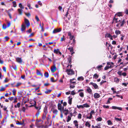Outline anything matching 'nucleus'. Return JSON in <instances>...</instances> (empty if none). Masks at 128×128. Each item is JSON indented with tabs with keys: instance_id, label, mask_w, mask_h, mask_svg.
Returning a JSON list of instances; mask_svg holds the SVG:
<instances>
[{
	"instance_id": "a878e982",
	"label": "nucleus",
	"mask_w": 128,
	"mask_h": 128,
	"mask_svg": "<svg viewBox=\"0 0 128 128\" xmlns=\"http://www.w3.org/2000/svg\"><path fill=\"white\" fill-rule=\"evenodd\" d=\"M115 33L116 35L120 34V32L119 30H116L115 31Z\"/></svg>"
},
{
	"instance_id": "2f4dec72",
	"label": "nucleus",
	"mask_w": 128,
	"mask_h": 128,
	"mask_svg": "<svg viewBox=\"0 0 128 128\" xmlns=\"http://www.w3.org/2000/svg\"><path fill=\"white\" fill-rule=\"evenodd\" d=\"M51 118V117L50 116V115H48V117L47 118V121L48 122L50 120Z\"/></svg>"
},
{
	"instance_id": "69168bd1",
	"label": "nucleus",
	"mask_w": 128,
	"mask_h": 128,
	"mask_svg": "<svg viewBox=\"0 0 128 128\" xmlns=\"http://www.w3.org/2000/svg\"><path fill=\"white\" fill-rule=\"evenodd\" d=\"M74 36H70L69 38L70 40H72L74 38Z\"/></svg>"
},
{
	"instance_id": "79ce46f5",
	"label": "nucleus",
	"mask_w": 128,
	"mask_h": 128,
	"mask_svg": "<svg viewBox=\"0 0 128 128\" xmlns=\"http://www.w3.org/2000/svg\"><path fill=\"white\" fill-rule=\"evenodd\" d=\"M108 49L109 50L110 49L111 50L112 48V47L111 46V44H108Z\"/></svg>"
},
{
	"instance_id": "a211bd4d",
	"label": "nucleus",
	"mask_w": 128,
	"mask_h": 128,
	"mask_svg": "<svg viewBox=\"0 0 128 128\" xmlns=\"http://www.w3.org/2000/svg\"><path fill=\"white\" fill-rule=\"evenodd\" d=\"M54 52L56 54H57L58 53H59L60 54H61V53L60 52L59 49H54Z\"/></svg>"
},
{
	"instance_id": "338daca9",
	"label": "nucleus",
	"mask_w": 128,
	"mask_h": 128,
	"mask_svg": "<svg viewBox=\"0 0 128 128\" xmlns=\"http://www.w3.org/2000/svg\"><path fill=\"white\" fill-rule=\"evenodd\" d=\"M31 29H30L28 30H27L26 31V32L28 33H30L31 32Z\"/></svg>"
},
{
	"instance_id": "f3484780",
	"label": "nucleus",
	"mask_w": 128,
	"mask_h": 128,
	"mask_svg": "<svg viewBox=\"0 0 128 128\" xmlns=\"http://www.w3.org/2000/svg\"><path fill=\"white\" fill-rule=\"evenodd\" d=\"M112 109H118L120 110H122V108L115 106H112Z\"/></svg>"
},
{
	"instance_id": "c03bdc74",
	"label": "nucleus",
	"mask_w": 128,
	"mask_h": 128,
	"mask_svg": "<svg viewBox=\"0 0 128 128\" xmlns=\"http://www.w3.org/2000/svg\"><path fill=\"white\" fill-rule=\"evenodd\" d=\"M82 114H80V113L78 114V118L79 119H80L82 118Z\"/></svg>"
},
{
	"instance_id": "c85d7f7f",
	"label": "nucleus",
	"mask_w": 128,
	"mask_h": 128,
	"mask_svg": "<svg viewBox=\"0 0 128 128\" xmlns=\"http://www.w3.org/2000/svg\"><path fill=\"white\" fill-rule=\"evenodd\" d=\"M44 76L46 78H48L49 76L48 73L47 72H46L44 74Z\"/></svg>"
},
{
	"instance_id": "8fccbe9b",
	"label": "nucleus",
	"mask_w": 128,
	"mask_h": 128,
	"mask_svg": "<svg viewBox=\"0 0 128 128\" xmlns=\"http://www.w3.org/2000/svg\"><path fill=\"white\" fill-rule=\"evenodd\" d=\"M27 5L29 7V9H31L32 8H30V3H27Z\"/></svg>"
},
{
	"instance_id": "0eeeda50",
	"label": "nucleus",
	"mask_w": 128,
	"mask_h": 128,
	"mask_svg": "<svg viewBox=\"0 0 128 128\" xmlns=\"http://www.w3.org/2000/svg\"><path fill=\"white\" fill-rule=\"evenodd\" d=\"M62 29L61 28L54 29L52 33L54 34L59 32L61 31Z\"/></svg>"
},
{
	"instance_id": "774afa93",
	"label": "nucleus",
	"mask_w": 128,
	"mask_h": 128,
	"mask_svg": "<svg viewBox=\"0 0 128 128\" xmlns=\"http://www.w3.org/2000/svg\"><path fill=\"white\" fill-rule=\"evenodd\" d=\"M124 12L126 14L128 15V10L126 9Z\"/></svg>"
},
{
	"instance_id": "6ab92c4d",
	"label": "nucleus",
	"mask_w": 128,
	"mask_h": 128,
	"mask_svg": "<svg viewBox=\"0 0 128 128\" xmlns=\"http://www.w3.org/2000/svg\"><path fill=\"white\" fill-rule=\"evenodd\" d=\"M36 74L38 75L41 76L42 77L43 76L42 74L38 70H36Z\"/></svg>"
},
{
	"instance_id": "6e6d98bb",
	"label": "nucleus",
	"mask_w": 128,
	"mask_h": 128,
	"mask_svg": "<svg viewBox=\"0 0 128 128\" xmlns=\"http://www.w3.org/2000/svg\"><path fill=\"white\" fill-rule=\"evenodd\" d=\"M62 110H63L62 111V112H63L69 111L68 110L66 109V108H65L64 109V108H63V109L62 108Z\"/></svg>"
},
{
	"instance_id": "9d476101",
	"label": "nucleus",
	"mask_w": 128,
	"mask_h": 128,
	"mask_svg": "<svg viewBox=\"0 0 128 128\" xmlns=\"http://www.w3.org/2000/svg\"><path fill=\"white\" fill-rule=\"evenodd\" d=\"M58 110H60V111H62L63 108L62 107V105L61 104L58 103Z\"/></svg>"
},
{
	"instance_id": "ea45409f",
	"label": "nucleus",
	"mask_w": 128,
	"mask_h": 128,
	"mask_svg": "<svg viewBox=\"0 0 128 128\" xmlns=\"http://www.w3.org/2000/svg\"><path fill=\"white\" fill-rule=\"evenodd\" d=\"M92 115H91V114H90V116H87L86 117V118L87 119H90L92 118Z\"/></svg>"
},
{
	"instance_id": "20e7f679",
	"label": "nucleus",
	"mask_w": 128,
	"mask_h": 128,
	"mask_svg": "<svg viewBox=\"0 0 128 128\" xmlns=\"http://www.w3.org/2000/svg\"><path fill=\"white\" fill-rule=\"evenodd\" d=\"M112 62H108L107 63V66L104 68V70H106L111 67Z\"/></svg>"
},
{
	"instance_id": "680f3d73",
	"label": "nucleus",
	"mask_w": 128,
	"mask_h": 128,
	"mask_svg": "<svg viewBox=\"0 0 128 128\" xmlns=\"http://www.w3.org/2000/svg\"><path fill=\"white\" fill-rule=\"evenodd\" d=\"M71 94L72 95H75L76 94V93L75 92H74V90H73L71 92Z\"/></svg>"
},
{
	"instance_id": "4d7b16f0",
	"label": "nucleus",
	"mask_w": 128,
	"mask_h": 128,
	"mask_svg": "<svg viewBox=\"0 0 128 128\" xmlns=\"http://www.w3.org/2000/svg\"><path fill=\"white\" fill-rule=\"evenodd\" d=\"M102 67V65H100L96 67L97 68L99 69H100Z\"/></svg>"
},
{
	"instance_id": "cd10ccee",
	"label": "nucleus",
	"mask_w": 128,
	"mask_h": 128,
	"mask_svg": "<svg viewBox=\"0 0 128 128\" xmlns=\"http://www.w3.org/2000/svg\"><path fill=\"white\" fill-rule=\"evenodd\" d=\"M70 116H68L67 120H66L67 122H68L71 119V117L70 115Z\"/></svg>"
},
{
	"instance_id": "f704fd0d",
	"label": "nucleus",
	"mask_w": 128,
	"mask_h": 128,
	"mask_svg": "<svg viewBox=\"0 0 128 128\" xmlns=\"http://www.w3.org/2000/svg\"><path fill=\"white\" fill-rule=\"evenodd\" d=\"M98 77V75L97 74H94L93 76V78H94L96 79Z\"/></svg>"
},
{
	"instance_id": "9b49d317",
	"label": "nucleus",
	"mask_w": 128,
	"mask_h": 128,
	"mask_svg": "<svg viewBox=\"0 0 128 128\" xmlns=\"http://www.w3.org/2000/svg\"><path fill=\"white\" fill-rule=\"evenodd\" d=\"M51 70L52 72H54L56 70V68L55 66H53L51 68Z\"/></svg>"
},
{
	"instance_id": "5fc2aeb1",
	"label": "nucleus",
	"mask_w": 128,
	"mask_h": 128,
	"mask_svg": "<svg viewBox=\"0 0 128 128\" xmlns=\"http://www.w3.org/2000/svg\"><path fill=\"white\" fill-rule=\"evenodd\" d=\"M35 108H36V110H40V108H41L40 107V106L37 107L36 106H35Z\"/></svg>"
},
{
	"instance_id": "c756f323",
	"label": "nucleus",
	"mask_w": 128,
	"mask_h": 128,
	"mask_svg": "<svg viewBox=\"0 0 128 128\" xmlns=\"http://www.w3.org/2000/svg\"><path fill=\"white\" fill-rule=\"evenodd\" d=\"M46 114H43L42 117V119L43 120H44L46 118Z\"/></svg>"
},
{
	"instance_id": "6e6552de",
	"label": "nucleus",
	"mask_w": 128,
	"mask_h": 128,
	"mask_svg": "<svg viewBox=\"0 0 128 128\" xmlns=\"http://www.w3.org/2000/svg\"><path fill=\"white\" fill-rule=\"evenodd\" d=\"M120 22H119L120 23H121L120 26H122L124 24L126 23V20L125 19H121L120 20Z\"/></svg>"
},
{
	"instance_id": "864d4df0",
	"label": "nucleus",
	"mask_w": 128,
	"mask_h": 128,
	"mask_svg": "<svg viewBox=\"0 0 128 128\" xmlns=\"http://www.w3.org/2000/svg\"><path fill=\"white\" fill-rule=\"evenodd\" d=\"M35 18L37 22H38L40 20L39 19L37 16H36L35 17Z\"/></svg>"
},
{
	"instance_id": "b1692460",
	"label": "nucleus",
	"mask_w": 128,
	"mask_h": 128,
	"mask_svg": "<svg viewBox=\"0 0 128 128\" xmlns=\"http://www.w3.org/2000/svg\"><path fill=\"white\" fill-rule=\"evenodd\" d=\"M68 103L70 104H72V98H70V97H68Z\"/></svg>"
},
{
	"instance_id": "2eb2a0df",
	"label": "nucleus",
	"mask_w": 128,
	"mask_h": 128,
	"mask_svg": "<svg viewBox=\"0 0 128 128\" xmlns=\"http://www.w3.org/2000/svg\"><path fill=\"white\" fill-rule=\"evenodd\" d=\"M16 61L18 63H21L22 62V60L21 58H16Z\"/></svg>"
},
{
	"instance_id": "5701e85b",
	"label": "nucleus",
	"mask_w": 128,
	"mask_h": 128,
	"mask_svg": "<svg viewBox=\"0 0 128 128\" xmlns=\"http://www.w3.org/2000/svg\"><path fill=\"white\" fill-rule=\"evenodd\" d=\"M85 125L86 126L88 127H90V124L88 122H86L85 124Z\"/></svg>"
},
{
	"instance_id": "0e129e2a",
	"label": "nucleus",
	"mask_w": 128,
	"mask_h": 128,
	"mask_svg": "<svg viewBox=\"0 0 128 128\" xmlns=\"http://www.w3.org/2000/svg\"><path fill=\"white\" fill-rule=\"evenodd\" d=\"M21 84V83L20 82H18L17 83L16 85V86L17 87Z\"/></svg>"
},
{
	"instance_id": "a19ab883",
	"label": "nucleus",
	"mask_w": 128,
	"mask_h": 128,
	"mask_svg": "<svg viewBox=\"0 0 128 128\" xmlns=\"http://www.w3.org/2000/svg\"><path fill=\"white\" fill-rule=\"evenodd\" d=\"M44 114H47V108L45 107L44 108Z\"/></svg>"
},
{
	"instance_id": "37998d69",
	"label": "nucleus",
	"mask_w": 128,
	"mask_h": 128,
	"mask_svg": "<svg viewBox=\"0 0 128 128\" xmlns=\"http://www.w3.org/2000/svg\"><path fill=\"white\" fill-rule=\"evenodd\" d=\"M4 61L2 59V58L1 57H0V63L1 64H2L4 63Z\"/></svg>"
},
{
	"instance_id": "f8f14e48",
	"label": "nucleus",
	"mask_w": 128,
	"mask_h": 128,
	"mask_svg": "<svg viewBox=\"0 0 128 128\" xmlns=\"http://www.w3.org/2000/svg\"><path fill=\"white\" fill-rule=\"evenodd\" d=\"M105 37L109 38L110 39L112 40V36L109 34L106 33L105 35Z\"/></svg>"
},
{
	"instance_id": "de8ad7c7",
	"label": "nucleus",
	"mask_w": 128,
	"mask_h": 128,
	"mask_svg": "<svg viewBox=\"0 0 128 128\" xmlns=\"http://www.w3.org/2000/svg\"><path fill=\"white\" fill-rule=\"evenodd\" d=\"M51 90H47L45 92V93L46 94H48V93H49L51 92Z\"/></svg>"
},
{
	"instance_id": "13d9d810",
	"label": "nucleus",
	"mask_w": 128,
	"mask_h": 128,
	"mask_svg": "<svg viewBox=\"0 0 128 128\" xmlns=\"http://www.w3.org/2000/svg\"><path fill=\"white\" fill-rule=\"evenodd\" d=\"M118 74L120 76H121L122 75V72L121 71H118L117 72Z\"/></svg>"
},
{
	"instance_id": "dca6fc26",
	"label": "nucleus",
	"mask_w": 128,
	"mask_h": 128,
	"mask_svg": "<svg viewBox=\"0 0 128 128\" xmlns=\"http://www.w3.org/2000/svg\"><path fill=\"white\" fill-rule=\"evenodd\" d=\"M73 123L75 125V126L76 128H78V122L76 120H74L73 122Z\"/></svg>"
},
{
	"instance_id": "052dcab7",
	"label": "nucleus",
	"mask_w": 128,
	"mask_h": 128,
	"mask_svg": "<svg viewBox=\"0 0 128 128\" xmlns=\"http://www.w3.org/2000/svg\"><path fill=\"white\" fill-rule=\"evenodd\" d=\"M112 100V98H108V100L107 102V104H108L110 103V101L111 100Z\"/></svg>"
},
{
	"instance_id": "393cba45",
	"label": "nucleus",
	"mask_w": 128,
	"mask_h": 128,
	"mask_svg": "<svg viewBox=\"0 0 128 128\" xmlns=\"http://www.w3.org/2000/svg\"><path fill=\"white\" fill-rule=\"evenodd\" d=\"M68 50H70V51L71 52H73V53H72V54L73 53H74V52H73V48L72 47L68 48Z\"/></svg>"
},
{
	"instance_id": "7c9ffc66",
	"label": "nucleus",
	"mask_w": 128,
	"mask_h": 128,
	"mask_svg": "<svg viewBox=\"0 0 128 128\" xmlns=\"http://www.w3.org/2000/svg\"><path fill=\"white\" fill-rule=\"evenodd\" d=\"M79 95L82 97H83L84 96V94L83 92H81L79 94Z\"/></svg>"
},
{
	"instance_id": "603ef678",
	"label": "nucleus",
	"mask_w": 128,
	"mask_h": 128,
	"mask_svg": "<svg viewBox=\"0 0 128 128\" xmlns=\"http://www.w3.org/2000/svg\"><path fill=\"white\" fill-rule=\"evenodd\" d=\"M107 122H108V124L109 125H111L112 124V123L111 122V121L110 120H108L107 121Z\"/></svg>"
},
{
	"instance_id": "bf43d9fd",
	"label": "nucleus",
	"mask_w": 128,
	"mask_h": 128,
	"mask_svg": "<svg viewBox=\"0 0 128 128\" xmlns=\"http://www.w3.org/2000/svg\"><path fill=\"white\" fill-rule=\"evenodd\" d=\"M64 113V115L66 116H67L68 113H69V111L63 112Z\"/></svg>"
},
{
	"instance_id": "423d86ee",
	"label": "nucleus",
	"mask_w": 128,
	"mask_h": 128,
	"mask_svg": "<svg viewBox=\"0 0 128 128\" xmlns=\"http://www.w3.org/2000/svg\"><path fill=\"white\" fill-rule=\"evenodd\" d=\"M24 24L26 25V26L28 27L30 26V23L29 20L25 18L24 20Z\"/></svg>"
},
{
	"instance_id": "bb28decb",
	"label": "nucleus",
	"mask_w": 128,
	"mask_h": 128,
	"mask_svg": "<svg viewBox=\"0 0 128 128\" xmlns=\"http://www.w3.org/2000/svg\"><path fill=\"white\" fill-rule=\"evenodd\" d=\"M114 80L116 83H118L119 82V79L117 78H115L114 79Z\"/></svg>"
},
{
	"instance_id": "e2e57ef3",
	"label": "nucleus",
	"mask_w": 128,
	"mask_h": 128,
	"mask_svg": "<svg viewBox=\"0 0 128 128\" xmlns=\"http://www.w3.org/2000/svg\"><path fill=\"white\" fill-rule=\"evenodd\" d=\"M4 38L6 39V41H7L9 38V37L8 36L5 37Z\"/></svg>"
},
{
	"instance_id": "f03ea898",
	"label": "nucleus",
	"mask_w": 128,
	"mask_h": 128,
	"mask_svg": "<svg viewBox=\"0 0 128 128\" xmlns=\"http://www.w3.org/2000/svg\"><path fill=\"white\" fill-rule=\"evenodd\" d=\"M76 113V112L74 108H69V113L70 114L71 116H75Z\"/></svg>"
},
{
	"instance_id": "72a5a7b5",
	"label": "nucleus",
	"mask_w": 128,
	"mask_h": 128,
	"mask_svg": "<svg viewBox=\"0 0 128 128\" xmlns=\"http://www.w3.org/2000/svg\"><path fill=\"white\" fill-rule=\"evenodd\" d=\"M16 90L15 89H14L12 91V92L13 93V94L14 95H15L16 94Z\"/></svg>"
},
{
	"instance_id": "4be33fe9",
	"label": "nucleus",
	"mask_w": 128,
	"mask_h": 128,
	"mask_svg": "<svg viewBox=\"0 0 128 128\" xmlns=\"http://www.w3.org/2000/svg\"><path fill=\"white\" fill-rule=\"evenodd\" d=\"M83 108H88L90 107V106L88 105L87 103H85L83 105Z\"/></svg>"
},
{
	"instance_id": "4468645a",
	"label": "nucleus",
	"mask_w": 128,
	"mask_h": 128,
	"mask_svg": "<svg viewBox=\"0 0 128 128\" xmlns=\"http://www.w3.org/2000/svg\"><path fill=\"white\" fill-rule=\"evenodd\" d=\"M90 84H91L95 88H98V85H97V84L96 83L91 82L90 83Z\"/></svg>"
},
{
	"instance_id": "ddd939ff",
	"label": "nucleus",
	"mask_w": 128,
	"mask_h": 128,
	"mask_svg": "<svg viewBox=\"0 0 128 128\" xmlns=\"http://www.w3.org/2000/svg\"><path fill=\"white\" fill-rule=\"evenodd\" d=\"M94 97L95 98H98L100 97V95L97 93H95L94 94Z\"/></svg>"
},
{
	"instance_id": "7ed1b4c3",
	"label": "nucleus",
	"mask_w": 128,
	"mask_h": 128,
	"mask_svg": "<svg viewBox=\"0 0 128 128\" xmlns=\"http://www.w3.org/2000/svg\"><path fill=\"white\" fill-rule=\"evenodd\" d=\"M66 72L68 75L73 74H74V72L72 69H67Z\"/></svg>"
},
{
	"instance_id": "473e14b6",
	"label": "nucleus",
	"mask_w": 128,
	"mask_h": 128,
	"mask_svg": "<svg viewBox=\"0 0 128 128\" xmlns=\"http://www.w3.org/2000/svg\"><path fill=\"white\" fill-rule=\"evenodd\" d=\"M19 6L20 8H22L21 9H22L24 8V7L22 6L21 3H20L19 4Z\"/></svg>"
},
{
	"instance_id": "39448f33",
	"label": "nucleus",
	"mask_w": 128,
	"mask_h": 128,
	"mask_svg": "<svg viewBox=\"0 0 128 128\" xmlns=\"http://www.w3.org/2000/svg\"><path fill=\"white\" fill-rule=\"evenodd\" d=\"M26 27L24 23H23L21 26V30L23 32H25Z\"/></svg>"
},
{
	"instance_id": "3c124183",
	"label": "nucleus",
	"mask_w": 128,
	"mask_h": 128,
	"mask_svg": "<svg viewBox=\"0 0 128 128\" xmlns=\"http://www.w3.org/2000/svg\"><path fill=\"white\" fill-rule=\"evenodd\" d=\"M40 111L39 110H38L36 113V116H38L39 114L40 113Z\"/></svg>"
},
{
	"instance_id": "09e8293b",
	"label": "nucleus",
	"mask_w": 128,
	"mask_h": 128,
	"mask_svg": "<svg viewBox=\"0 0 128 128\" xmlns=\"http://www.w3.org/2000/svg\"><path fill=\"white\" fill-rule=\"evenodd\" d=\"M5 90V88L2 87L0 89V91L2 92V91H4V90Z\"/></svg>"
},
{
	"instance_id": "f257e3e1",
	"label": "nucleus",
	"mask_w": 128,
	"mask_h": 128,
	"mask_svg": "<svg viewBox=\"0 0 128 128\" xmlns=\"http://www.w3.org/2000/svg\"><path fill=\"white\" fill-rule=\"evenodd\" d=\"M122 16V12H121L117 13L115 15L114 17L112 19V24L117 23L118 22H120V20L119 19L118 17Z\"/></svg>"
},
{
	"instance_id": "412c9836",
	"label": "nucleus",
	"mask_w": 128,
	"mask_h": 128,
	"mask_svg": "<svg viewBox=\"0 0 128 128\" xmlns=\"http://www.w3.org/2000/svg\"><path fill=\"white\" fill-rule=\"evenodd\" d=\"M58 111L56 109H54L53 111V112L54 115L56 116L57 114Z\"/></svg>"
},
{
	"instance_id": "58836bf2",
	"label": "nucleus",
	"mask_w": 128,
	"mask_h": 128,
	"mask_svg": "<svg viewBox=\"0 0 128 128\" xmlns=\"http://www.w3.org/2000/svg\"><path fill=\"white\" fill-rule=\"evenodd\" d=\"M7 27L5 24H4L3 25L2 28L3 29L5 30L6 28Z\"/></svg>"
},
{
	"instance_id": "c9c22d12",
	"label": "nucleus",
	"mask_w": 128,
	"mask_h": 128,
	"mask_svg": "<svg viewBox=\"0 0 128 128\" xmlns=\"http://www.w3.org/2000/svg\"><path fill=\"white\" fill-rule=\"evenodd\" d=\"M77 107L78 108H84L83 105H79V106L77 105Z\"/></svg>"
},
{
	"instance_id": "49530a36",
	"label": "nucleus",
	"mask_w": 128,
	"mask_h": 128,
	"mask_svg": "<svg viewBox=\"0 0 128 128\" xmlns=\"http://www.w3.org/2000/svg\"><path fill=\"white\" fill-rule=\"evenodd\" d=\"M102 120V118L100 117L96 119V120L98 121H101Z\"/></svg>"
},
{
	"instance_id": "e433bc0d",
	"label": "nucleus",
	"mask_w": 128,
	"mask_h": 128,
	"mask_svg": "<svg viewBox=\"0 0 128 128\" xmlns=\"http://www.w3.org/2000/svg\"><path fill=\"white\" fill-rule=\"evenodd\" d=\"M115 119L116 121L118 122V121H121L122 120L121 118H115Z\"/></svg>"
},
{
	"instance_id": "1a4fd4ad",
	"label": "nucleus",
	"mask_w": 128,
	"mask_h": 128,
	"mask_svg": "<svg viewBox=\"0 0 128 128\" xmlns=\"http://www.w3.org/2000/svg\"><path fill=\"white\" fill-rule=\"evenodd\" d=\"M86 90L88 93L91 94L92 92V90L90 87L88 86L86 87Z\"/></svg>"
},
{
	"instance_id": "4c0bfd02",
	"label": "nucleus",
	"mask_w": 128,
	"mask_h": 128,
	"mask_svg": "<svg viewBox=\"0 0 128 128\" xmlns=\"http://www.w3.org/2000/svg\"><path fill=\"white\" fill-rule=\"evenodd\" d=\"M78 80H84V78L82 76H80L78 78Z\"/></svg>"
},
{
	"instance_id": "aec40b11",
	"label": "nucleus",
	"mask_w": 128,
	"mask_h": 128,
	"mask_svg": "<svg viewBox=\"0 0 128 128\" xmlns=\"http://www.w3.org/2000/svg\"><path fill=\"white\" fill-rule=\"evenodd\" d=\"M18 12L19 14L21 15L22 14L23 10L22 9L19 8L18 10Z\"/></svg>"
},
{
	"instance_id": "a18cd8bd",
	"label": "nucleus",
	"mask_w": 128,
	"mask_h": 128,
	"mask_svg": "<svg viewBox=\"0 0 128 128\" xmlns=\"http://www.w3.org/2000/svg\"><path fill=\"white\" fill-rule=\"evenodd\" d=\"M12 3L13 4L14 7H16V2L13 1L12 2Z\"/></svg>"
}]
</instances>
